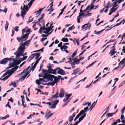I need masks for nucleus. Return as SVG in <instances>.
I'll return each mask as SVG.
<instances>
[{
	"label": "nucleus",
	"mask_w": 125,
	"mask_h": 125,
	"mask_svg": "<svg viewBox=\"0 0 125 125\" xmlns=\"http://www.w3.org/2000/svg\"><path fill=\"white\" fill-rule=\"evenodd\" d=\"M17 65H19V62L15 60L13 62H11L9 63V67H7L6 69H10V68H11L10 70H8V71L4 73L3 76H2V78L3 77H5L3 79H1V78H0V80H1V81H6L11 76V75L13 74L17 69H18V66H17ZM13 67H14L13 68Z\"/></svg>",
	"instance_id": "nucleus-1"
},
{
	"label": "nucleus",
	"mask_w": 125,
	"mask_h": 125,
	"mask_svg": "<svg viewBox=\"0 0 125 125\" xmlns=\"http://www.w3.org/2000/svg\"><path fill=\"white\" fill-rule=\"evenodd\" d=\"M83 7V5H82L80 9V13L79 15L77 17V22L78 23H81V19H82L83 17L84 18L85 17H88V16H91L92 13H90L89 11L91 9H96L97 6H94L93 5H89L84 10H82V8Z\"/></svg>",
	"instance_id": "nucleus-2"
},
{
	"label": "nucleus",
	"mask_w": 125,
	"mask_h": 125,
	"mask_svg": "<svg viewBox=\"0 0 125 125\" xmlns=\"http://www.w3.org/2000/svg\"><path fill=\"white\" fill-rule=\"evenodd\" d=\"M31 41H32V40H29L23 43L20 44V46L19 47L18 50L15 53V55H16V58L17 59L20 58V56H23V53L25 50V46H29Z\"/></svg>",
	"instance_id": "nucleus-3"
},
{
	"label": "nucleus",
	"mask_w": 125,
	"mask_h": 125,
	"mask_svg": "<svg viewBox=\"0 0 125 125\" xmlns=\"http://www.w3.org/2000/svg\"><path fill=\"white\" fill-rule=\"evenodd\" d=\"M31 32L32 31L30 28H25L23 29L22 30V36H21V38H17V41H18L19 42H23L27 41V40H28L29 35H30Z\"/></svg>",
	"instance_id": "nucleus-4"
},
{
	"label": "nucleus",
	"mask_w": 125,
	"mask_h": 125,
	"mask_svg": "<svg viewBox=\"0 0 125 125\" xmlns=\"http://www.w3.org/2000/svg\"><path fill=\"white\" fill-rule=\"evenodd\" d=\"M35 1V0H31L30 2L28 4V5H26L25 4H23V5H21V16L22 17V19H24V16L26 15V14L29 11L28 7L32 6L33 3ZM29 6V7H28Z\"/></svg>",
	"instance_id": "nucleus-5"
},
{
	"label": "nucleus",
	"mask_w": 125,
	"mask_h": 125,
	"mask_svg": "<svg viewBox=\"0 0 125 125\" xmlns=\"http://www.w3.org/2000/svg\"><path fill=\"white\" fill-rule=\"evenodd\" d=\"M54 78V75L47 74L45 75V76H43V78H40L39 80H37L36 81V83L38 85H40L42 83L41 82H43L44 83H47V82H49V81L53 80Z\"/></svg>",
	"instance_id": "nucleus-6"
},
{
	"label": "nucleus",
	"mask_w": 125,
	"mask_h": 125,
	"mask_svg": "<svg viewBox=\"0 0 125 125\" xmlns=\"http://www.w3.org/2000/svg\"><path fill=\"white\" fill-rule=\"evenodd\" d=\"M54 23H52L50 27H48L47 28L45 27V26H44L43 27H41L40 29V34H42V31L43 34H48V35H50L51 34L52 32H53V28H54Z\"/></svg>",
	"instance_id": "nucleus-7"
},
{
	"label": "nucleus",
	"mask_w": 125,
	"mask_h": 125,
	"mask_svg": "<svg viewBox=\"0 0 125 125\" xmlns=\"http://www.w3.org/2000/svg\"><path fill=\"white\" fill-rule=\"evenodd\" d=\"M40 59H37L33 66L31 68H30V66L28 67L26 70L23 71V73H25L26 72H27V74H30V73H31V71H34V70H35V68H36V66H37L38 63H39Z\"/></svg>",
	"instance_id": "nucleus-8"
},
{
	"label": "nucleus",
	"mask_w": 125,
	"mask_h": 125,
	"mask_svg": "<svg viewBox=\"0 0 125 125\" xmlns=\"http://www.w3.org/2000/svg\"><path fill=\"white\" fill-rule=\"evenodd\" d=\"M87 110H88V107L87 106V107L84 108L83 110H81L80 111V112L79 113V114H78V115L75 118L74 122H76V121H77V120H78V118H80V117H81V116H82V115H83V114H84V113H86V112H87Z\"/></svg>",
	"instance_id": "nucleus-9"
},
{
	"label": "nucleus",
	"mask_w": 125,
	"mask_h": 125,
	"mask_svg": "<svg viewBox=\"0 0 125 125\" xmlns=\"http://www.w3.org/2000/svg\"><path fill=\"white\" fill-rule=\"evenodd\" d=\"M65 96H66V98H65L63 99V101L65 103H69V102L71 101V99L70 98V97L72 96V94H66L65 95Z\"/></svg>",
	"instance_id": "nucleus-10"
},
{
	"label": "nucleus",
	"mask_w": 125,
	"mask_h": 125,
	"mask_svg": "<svg viewBox=\"0 0 125 125\" xmlns=\"http://www.w3.org/2000/svg\"><path fill=\"white\" fill-rule=\"evenodd\" d=\"M59 103V100L54 101L51 102V104L50 106V109H55L56 105Z\"/></svg>",
	"instance_id": "nucleus-11"
},
{
	"label": "nucleus",
	"mask_w": 125,
	"mask_h": 125,
	"mask_svg": "<svg viewBox=\"0 0 125 125\" xmlns=\"http://www.w3.org/2000/svg\"><path fill=\"white\" fill-rule=\"evenodd\" d=\"M60 70V68H57L53 70V69H50V71H51V74L53 75H57V74H59V71Z\"/></svg>",
	"instance_id": "nucleus-12"
},
{
	"label": "nucleus",
	"mask_w": 125,
	"mask_h": 125,
	"mask_svg": "<svg viewBox=\"0 0 125 125\" xmlns=\"http://www.w3.org/2000/svg\"><path fill=\"white\" fill-rule=\"evenodd\" d=\"M54 81H51V82H49L48 83V85H51V86H53L58 82V78L57 77H56L55 76H54Z\"/></svg>",
	"instance_id": "nucleus-13"
},
{
	"label": "nucleus",
	"mask_w": 125,
	"mask_h": 125,
	"mask_svg": "<svg viewBox=\"0 0 125 125\" xmlns=\"http://www.w3.org/2000/svg\"><path fill=\"white\" fill-rule=\"evenodd\" d=\"M47 68L49 69L47 71L44 69L42 70L43 73H44L45 75H48L47 74H51V71H50V69H52L51 68V66L50 65L47 66Z\"/></svg>",
	"instance_id": "nucleus-14"
},
{
	"label": "nucleus",
	"mask_w": 125,
	"mask_h": 125,
	"mask_svg": "<svg viewBox=\"0 0 125 125\" xmlns=\"http://www.w3.org/2000/svg\"><path fill=\"white\" fill-rule=\"evenodd\" d=\"M9 60H11V59H9L8 58H4L2 60L0 61V64H3L4 65H5V64H6V63H7V62L9 61Z\"/></svg>",
	"instance_id": "nucleus-15"
},
{
	"label": "nucleus",
	"mask_w": 125,
	"mask_h": 125,
	"mask_svg": "<svg viewBox=\"0 0 125 125\" xmlns=\"http://www.w3.org/2000/svg\"><path fill=\"white\" fill-rule=\"evenodd\" d=\"M101 79V77H99V79H98L97 80L95 81L94 82H92L89 85H87L85 86L86 88H89V87H90V86H91V85L92 84H93V83H97V82H99V81H100Z\"/></svg>",
	"instance_id": "nucleus-16"
},
{
	"label": "nucleus",
	"mask_w": 125,
	"mask_h": 125,
	"mask_svg": "<svg viewBox=\"0 0 125 125\" xmlns=\"http://www.w3.org/2000/svg\"><path fill=\"white\" fill-rule=\"evenodd\" d=\"M116 51V49L115 48V46H113L112 47V49L111 50V51L109 52V54L110 56H113V55H115V54L117 53V51Z\"/></svg>",
	"instance_id": "nucleus-17"
},
{
	"label": "nucleus",
	"mask_w": 125,
	"mask_h": 125,
	"mask_svg": "<svg viewBox=\"0 0 125 125\" xmlns=\"http://www.w3.org/2000/svg\"><path fill=\"white\" fill-rule=\"evenodd\" d=\"M117 6H118V5L114 6V7L110 10V13L108 14V15H111L113 12H115V11L118 9V7H117Z\"/></svg>",
	"instance_id": "nucleus-18"
},
{
	"label": "nucleus",
	"mask_w": 125,
	"mask_h": 125,
	"mask_svg": "<svg viewBox=\"0 0 125 125\" xmlns=\"http://www.w3.org/2000/svg\"><path fill=\"white\" fill-rule=\"evenodd\" d=\"M119 65L120 67H122L121 69H120V71H122V69H123L125 66V58L120 62Z\"/></svg>",
	"instance_id": "nucleus-19"
},
{
	"label": "nucleus",
	"mask_w": 125,
	"mask_h": 125,
	"mask_svg": "<svg viewBox=\"0 0 125 125\" xmlns=\"http://www.w3.org/2000/svg\"><path fill=\"white\" fill-rule=\"evenodd\" d=\"M53 113H51V111H49L48 112L45 114V118H46V120H48L49 118L52 117Z\"/></svg>",
	"instance_id": "nucleus-20"
},
{
	"label": "nucleus",
	"mask_w": 125,
	"mask_h": 125,
	"mask_svg": "<svg viewBox=\"0 0 125 125\" xmlns=\"http://www.w3.org/2000/svg\"><path fill=\"white\" fill-rule=\"evenodd\" d=\"M90 27H91V24L90 23H86L84 24L82 26V28H83V29H89V28H90Z\"/></svg>",
	"instance_id": "nucleus-21"
},
{
	"label": "nucleus",
	"mask_w": 125,
	"mask_h": 125,
	"mask_svg": "<svg viewBox=\"0 0 125 125\" xmlns=\"http://www.w3.org/2000/svg\"><path fill=\"white\" fill-rule=\"evenodd\" d=\"M65 95V91L63 89H61L60 91V93L59 95V97L62 98V97H64Z\"/></svg>",
	"instance_id": "nucleus-22"
},
{
	"label": "nucleus",
	"mask_w": 125,
	"mask_h": 125,
	"mask_svg": "<svg viewBox=\"0 0 125 125\" xmlns=\"http://www.w3.org/2000/svg\"><path fill=\"white\" fill-rule=\"evenodd\" d=\"M66 49H68V46L65 45L64 44H63V45H62L61 47V50H62V51L64 52V51H66Z\"/></svg>",
	"instance_id": "nucleus-23"
},
{
	"label": "nucleus",
	"mask_w": 125,
	"mask_h": 125,
	"mask_svg": "<svg viewBox=\"0 0 125 125\" xmlns=\"http://www.w3.org/2000/svg\"><path fill=\"white\" fill-rule=\"evenodd\" d=\"M120 120H121V122L122 124H124L125 125V116L123 114H122L121 116Z\"/></svg>",
	"instance_id": "nucleus-24"
},
{
	"label": "nucleus",
	"mask_w": 125,
	"mask_h": 125,
	"mask_svg": "<svg viewBox=\"0 0 125 125\" xmlns=\"http://www.w3.org/2000/svg\"><path fill=\"white\" fill-rule=\"evenodd\" d=\"M80 71H81V68H78L74 71L72 75H78Z\"/></svg>",
	"instance_id": "nucleus-25"
},
{
	"label": "nucleus",
	"mask_w": 125,
	"mask_h": 125,
	"mask_svg": "<svg viewBox=\"0 0 125 125\" xmlns=\"http://www.w3.org/2000/svg\"><path fill=\"white\" fill-rule=\"evenodd\" d=\"M76 117V113H74L72 115V116H70L69 117V122H73V120L74 119V118H75Z\"/></svg>",
	"instance_id": "nucleus-26"
},
{
	"label": "nucleus",
	"mask_w": 125,
	"mask_h": 125,
	"mask_svg": "<svg viewBox=\"0 0 125 125\" xmlns=\"http://www.w3.org/2000/svg\"><path fill=\"white\" fill-rule=\"evenodd\" d=\"M96 103H97V102H94L91 105V107L89 108V110H90V111H92V109H93V108H94V106H95V105H96Z\"/></svg>",
	"instance_id": "nucleus-27"
},
{
	"label": "nucleus",
	"mask_w": 125,
	"mask_h": 125,
	"mask_svg": "<svg viewBox=\"0 0 125 125\" xmlns=\"http://www.w3.org/2000/svg\"><path fill=\"white\" fill-rule=\"evenodd\" d=\"M86 117V113H84L83 116H82L79 118V120L78 121V122H79V123L83 121V119H84V118H85Z\"/></svg>",
	"instance_id": "nucleus-28"
},
{
	"label": "nucleus",
	"mask_w": 125,
	"mask_h": 125,
	"mask_svg": "<svg viewBox=\"0 0 125 125\" xmlns=\"http://www.w3.org/2000/svg\"><path fill=\"white\" fill-rule=\"evenodd\" d=\"M59 75H66V73H65L64 72V70L60 68V70L59 71Z\"/></svg>",
	"instance_id": "nucleus-29"
},
{
	"label": "nucleus",
	"mask_w": 125,
	"mask_h": 125,
	"mask_svg": "<svg viewBox=\"0 0 125 125\" xmlns=\"http://www.w3.org/2000/svg\"><path fill=\"white\" fill-rule=\"evenodd\" d=\"M80 59L77 61H75V63H76V64H79V63H80V61H82V60H83V59H84V57H83V58H81V57H79Z\"/></svg>",
	"instance_id": "nucleus-30"
},
{
	"label": "nucleus",
	"mask_w": 125,
	"mask_h": 125,
	"mask_svg": "<svg viewBox=\"0 0 125 125\" xmlns=\"http://www.w3.org/2000/svg\"><path fill=\"white\" fill-rule=\"evenodd\" d=\"M33 55L34 58H35V59H38V58H39V57L40 56V55L39 53L33 54Z\"/></svg>",
	"instance_id": "nucleus-31"
},
{
	"label": "nucleus",
	"mask_w": 125,
	"mask_h": 125,
	"mask_svg": "<svg viewBox=\"0 0 125 125\" xmlns=\"http://www.w3.org/2000/svg\"><path fill=\"white\" fill-rule=\"evenodd\" d=\"M28 75H29V74H28V72L26 71V74L25 75H23L22 77H21V79H20V81L21 80H25V79H26V77H27L28 76Z\"/></svg>",
	"instance_id": "nucleus-32"
},
{
	"label": "nucleus",
	"mask_w": 125,
	"mask_h": 125,
	"mask_svg": "<svg viewBox=\"0 0 125 125\" xmlns=\"http://www.w3.org/2000/svg\"><path fill=\"white\" fill-rule=\"evenodd\" d=\"M105 31V29H103L102 30H101V31H95L94 33L96 35H100V34H101V33H102V32Z\"/></svg>",
	"instance_id": "nucleus-33"
},
{
	"label": "nucleus",
	"mask_w": 125,
	"mask_h": 125,
	"mask_svg": "<svg viewBox=\"0 0 125 125\" xmlns=\"http://www.w3.org/2000/svg\"><path fill=\"white\" fill-rule=\"evenodd\" d=\"M62 41L63 42H69V40L68 38H63L62 39Z\"/></svg>",
	"instance_id": "nucleus-34"
},
{
	"label": "nucleus",
	"mask_w": 125,
	"mask_h": 125,
	"mask_svg": "<svg viewBox=\"0 0 125 125\" xmlns=\"http://www.w3.org/2000/svg\"><path fill=\"white\" fill-rule=\"evenodd\" d=\"M8 25H9V23H8V21H6V24L5 25V29L6 31H7V29H8Z\"/></svg>",
	"instance_id": "nucleus-35"
},
{
	"label": "nucleus",
	"mask_w": 125,
	"mask_h": 125,
	"mask_svg": "<svg viewBox=\"0 0 125 125\" xmlns=\"http://www.w3.org/2000/svg\"><path fill=\"white\" fill-rule=\"evenodd\" d=\"M34 58V54H32L31 56H29V58H28V61L29 62H30V61H31V60H32V59Z\"/></svg>",
	"instance_id": "nucleus-36"
},
{
	"label": "nucleus",
	"mask_w": 125,
	"mask_h": 125,
	"mask_svg": "<svg viewBox=\"0 0 125 125\" xmlns=\"http://www.w3.org/2000/svg\"><path fill=\"white\" fill-rule=\"evenodd\" d=\"M59 97V96H58V93H56L55 95L52 96V99H54V98H58Z\"/></svg>",
	"instance_id": "nucleus-37"
},
{
	"label": "nucleus",
	"mask_w": 125,
	"mask_h": 125,
	"mask_svg": "<svg viewBox=\"0 0 125 125\" xmlns=\"http://www.w3.org/2000/svg\"><path fill=\"white\" fill-rule=\"evenodd\" d=\"M78 50V49H77V50L75 52H74L73 53V54L71 56H72V58H74L75 57V55H77V52Z\"/></svg>",
	"instance_id": "nucleus-38"
},
{
	"label": "nucleus",
	"mask_w": 125,
	"mask_h": 125,
	"mask_svg": "<svg viewBox=\"0 0 125 125\" xmlns=\"http://www.w3.org/2000/svg\"><path fill=\"white\" fill-rule=\"evenodd\" d=\"M116 113H108V114L106 115V117H113V115H115Z\"/></svg>",
	"instance_id": "nucleus-39"
},
{
	"label": "nucleus",
	"mask_w": 125,
	"mask_h": 125,
	"mask_svg": "<svg viewBox=\"0 0 125 125\" xmlns=\"http://www.w3.org/2000/svg\"><path fill=\"white\" fill-rule=\"evenodd\" d=\"M33 21V19L32 18V17H30L29 18V21H27V24H29V23H30V22H32Z\"/></svg>",
	"instance_id": "nucleus-40"
},
{
	"label": "nucleus",
	"mask_w": 125,
	"mask_h": 125,
	"mask_svg": "<svg viewBox=\"0 0 125 125\" xmlns=\"http://www.w3.org/2000/svg\"><path fill=\"white\" fill-rule=\"evenodd\" d=\"M53 7L50 6V8L47 10V11H50V12H52L54 9L53 8Z\"/></svg>",
	"instance_id": "nucleus-41"
},
{
	"label": "nucleus",
	"mask_w": 125,
	"mask_h": 125,
	"mask_svg": "<svg viewBox=\"0 0 125 125\" xmlns=\"http://www.w3.org/2000/svg\"><path fill=\"white\" fill-rule=\"evenodd\" d=\"M9 117V116L8 115H7L5 117L1 118V120H6V119H7V118H8Z\"/></svg>",
	"instance_id": "nucleus-42"
},
{
	"label": "nucleus",
	"mask_w": 125,
	"mask_h": 125,
	"mask_svg": "<svg viewBox=\"0 0 125 125\" xmlns=\"http://www.w3.org/2000/svg\"><path fill=\"white\" fill-rule=\"evenodd\" d=\"M95 63H96V61H95V62L92 63L91 64H90L86 68L87 69V68H89V67H91V66H93V65H94Z\"/></svg>",
	"instance_id": "nucleus-43"
},
{
	"label": "nucleus",
	"mask_w": 125,
	"mask_h": 125,
	"mask_svg": "<svg viewBox=\"0 0 125 125\" xmlns=\"http://www.w3.org/2000/svg\"><path fill=\"white\" fill-rule=\"evenodd\" d=\"M14 30L16 31V32H18V31H19V26H15Z\"/></svg>",
	"instance_id": "nucleus-44"
},
{
	"label": "nucleus",
	"mask_w": 125,
	"mask_h": 125,
	"mask_svg": "<svg viewBox=\"0 0 125 125\" xmlns=\"http://www.w3.org/2000/svg\"><path fill=\"white\" fill-rule=\"evenodd\" d=\"M12 84L13 85V87H16L17 86L16 85V82H12Z\"/></svg>",
	"instance_id": "nucleus-45"
},
{
	"label": "nucleus",
	"mask_w": 125,
	"mask_h": 125,
	"mask_svg": "<svg viewBox=\"0 0 125 125\" xmlns=\"http://www.w3.org/2000/svg\"><path fill=\"white\" fill-rule=\"evenodd\" d=\"M27 58H28V56H23V58L21 59V61H24V60H26Z\"/></svg>",
	"instance_id": "nucleus-46"
},
{
	"label": "nucleus",
	"mask_w": 125,
	"mask_h": 125,
	"mask_svg": "<svg viewBox=\"0 0 125 125\" xmlns=\"http://www.w3.org/2000/svg\"><path fill=\"white\" fill-rule=\"evenodd\" d=\"M40 51H41L42 52H43V49H41L37 50V51H34L33 52H40Z\"/></svg>",
	"instance_id": "nucleus-47"
},
{
	"label": "nucleus",
	"mask_w": 125,
	"mask_h": 125,
	"mask_svg": "<svg viewBox=\"0 0 125 125\" xmlns=\"http://www.w3.org/2000/svg\"><path fill=\"white\" fill-rule=\"evenodd\" d=\"M63 44V42H61L58 45V47H62V45Z\"/></svg>",
	"instance_id": "nucleus-48"
},
{
	"label": "nucleus",
	"mask_w": 125,
	"mask_h": 125,
	"mask_svg": "<svg viewBox=\"0 0 125 125\" xmlns=\"http://www.w3.org/2000/svg\"><path fill=\"white\" fill-rule=\"evenodd\" d=\"M43 16H44V14L42 15V17L38 20L39 22H41V21L43 19Z\"/></svg>",
	"instance_id": "nucleus-49"
},
{
	"label": "nucleus",
	"mask_w": 125,
	"mask_h": 125,
	"mask_svg": "<svg viewBox=\"0 0 125 125\" xmlns=\"http://www.w3.org/2000/svg\"><path fill=\"white\" fill-rule=\"evenodd\" d=\"M101 76V72H100L98 76H97L95 78L96 80H97L98 79H99V77Z\"/></svg>",
	"instance_id": "nucleus-50"
},
{
	"label": "nucleus",
	"mask_w": 125,
	"mask_h": 125,
	"mask_svg": "<svg viewBox=\"0 0 125 125\" xmlns=\"http://www.w3.org/2000/svg\"><path fill=\"white\" fill-rule=\"evenodd\" d=\"M122 40H121V42H123V40H124V39H125V33L123 34V35L122 36Z\"/></svg>",
	"instance_id": "nucleus-51"
},
{
	"label": "nucleus",
	"mask_w": 125,
	"mask_h": 125,
	"mask_svg": "<svg viewBox=\"0 0 125 125\" xmlns=\"http://www.w3.org/2000/svg\"><path fill=\"white\" fill-rule=\"evenodd\" d=\"M48 35H49V34H46V35L42 34V37L43 38H46L48 36Z\"/></svg>",
	"instance_id": "nucleus-52"
},
{
	"label": "nucleus",
	"mask_w": 125,
	"mask_h": 125,
	"mask_svg": "<svg viewBox=\"0 0 125 125\" xmlns=\"http://www.w3.org/2000/svg\"><path fill=\"white\" fill-rule=\"evenodd\" d=\"M2 11L4 12V13H6L7 12V8H5L4 10H2Z\"/></svg>",
	"instance_id": "nucleus-53"
},
{
	"label": "nucleus",
	"mask_w": 125,
	"mask_h": 125,
	"mask_svg": "<svg viewBox=\"0 0 125 125\" xmlns=\"http://www.w3.org/2000/svg\"><path fill=\"white\" fill-rule=\"evenodd\" d=\"M32 117H33V114L30 115L29 117H27V120H30V119H32Z\"/></svg>",
	"instance_id": "nucleus-54"
},
{
	"label": "nucleus",
	"mask_w": 125,
	"mask_h": 125,
	"mask_svg": "<svg viewBox=\"0 0 125 125\" xmlns=\"http://www.w3.org/2000/svg\"><path fill=\"white\" fill-rule=\"evenodd\" d=\"M31 106H40L39 104H30Z\"/></svg>",
	"instance_id": "nucleus-55"
},
{
	"label": "nucleus",
	"mask_w": 125,
	"mask_h": 125,
	"mask_svg": "<svg viewBox=\"0 0 125 125\" xmlns=\"http://www.w3.org/2000/svg\"><path fill=\"white\" fill-rule=\"evenodd\" d=\"M109 4H110V2H109L107 3V5L105 7V8H110V7H111V6H109Z\"/></svg>",
	"instance_id": "nucleus-56"
},
{
	"label": "nucleus",
	"mask_w": 125,
	"mask_h": 125,
	"mask_svg": "<svg viewBox=\"0 0 125 125\" xmlns=\"http://www.w3.org/2000/svg\"><path fill=\"white\" fill-rule=\"evenodd\" d=\"M122 1H124V0H118L116 1V2H117V3H121Z\"/></svg>",
	"instance_id": "nucleus-57"
},
{
	"label": "nucleus",
	"mask_w": 125,
	"mask_h": 125,
	"mask_svg": "<svg viewBox=\"0 0 125 125\" xmlns=\"http://www.w3.org/2000/svg\"><path fill=\"white\" fill-rule=\"evenodd\" d=\"M83 1H78V6H81V3H82V2H83Z\"/></svg>",
	"instance_id": "nucleus-58"
},
{
	"label": "nucleus",
	"mask_w": 125,
	"mask_h": 125,
	"mask_svg": "<svg viewBox=\"0 0 125 125\" xmlns=\"http://www.w3.org/2000/svg\"><path fill=\"white\" fill-rule=\"evenodd\" d=\"M86 38H88V35L87 34L86 36H85L84 38L81 40V42H82V41H83V40H84V39H85Z\"/></svg>",
	"instance_id": "nucleus-59"
},
{
	"label": "nucleus",
	"mask_w": 125,
	"mask_h": 125,
	"mask_svg": "<svg viewBox=\"0 0 125 125\" xmlns=\"http://www.w3.org/2000/svg\"><path fill=\"white\" fill-rule=\"evenodd\" d=\"M121 24H122L121 22H120V23H118L116 24L115 25H114V26H113V27H117V26H119V25H121Z\"/></svg>",
	"instance_id": "nucleus-60"
},
{
	"label": "nucleus",
	"mask_w": 125,
	"mask_h": 125,
	"mask_svg": "<svg viewBox=\"0 0 125 125\" xmlns=\"http://www.w3.org/2000/svg\"><path fill=\"white\" fill-rule=\"evenodd\" d=\"M86 79H87V77H85V78H84L83 79H82V80H81V81H79V83H80V82H84V81H85Z\"/></svg>",
	"instance_id": "nucleus-61"
},
{
	"label": "nucleus",
	"mask_w": 125,
	"mask_h": 125,
	"mask_svg": "<svg viewBox=\"0 0 125 125\" xmlns=\"http://www.w3.org/2000/svg\"><path fill=\"white\" fill-rule=\"evenodd\" d=\"M54 43H55L56 44L57 43H59V41H58V40H56L55 42H54Z\"/></svg>",
	"instance_id": "nucleus-62"
},
{
	"label": "nucleus",
	"mask_w": 125,
	"mask_h": 125,
	"mask_svg": "<svg viewBox=\"0 0 125 125\" xmlns=\"http://www.w3.org/2000/svg\"><path fill=\"white\" fill-rule=\"evenodd\" d=\"M118 125V123L115 122H114L113 124H111V125Z\"/></svg>",
	"instance_id": "nucleus-63"
},
{
	"label": "nucleus",
	"mask_w": 125,
	"mask_h": 125,
	"mask_svg": "<svg viewBox=\"0 0 125 125\" xmlns=\"http://www.w3.org/2000/svg\"><path fill=\"white\" fill-rule=\"evenodd\" d=\"M125 19L123 20L122 21H121V24H125Z\"/></svg>",
	"instance_id": "nucleus-64"
}]
</instances>
